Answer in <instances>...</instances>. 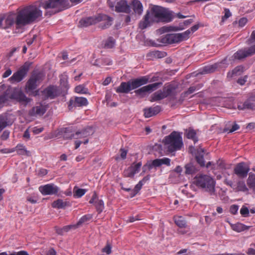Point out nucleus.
Returning <instances> with one entry per match:
<instances>
[{
    "label": "nucleus",
    "instance_id": "nucleus-1",
    "mask_svg": "<svg viewBox=\"0 0 255 255\" xmlns=\"http://www.w3.org/2000/svg\"><path fill=\"white\" fill-rule=\"evenodd\" d=\"M69 6L68 0H41L33 4L27 5L19 9L17 13L7 16V27L14 26L20 29L26 25L38 22L42 19L43 12L46 16H51Z\"/></svg>",
    "mask_w": 255,
    "mask_h": 255
},
{
    "label": "nucleus",
    "instance_id": "nucleus-2",
    "mask_svg": "<svg viewBox=\"0 0 255 255\" xmlns=\"http://www.w3.org/2000/svg\"><path fill=\"white\" fill-rule=\"evenodd\" d=\"M193 183L198 187L213 195L215 191L216 182L210 175L200 174L194 178Z\"/></svg>",
    "mask_w": 255,
    "mask_h": 255
},
{
    "label": "nucleus",
    "instance_id": "nucleus-3",
    "mask_svg": "<svg viewBox=\"0 0 255 255\" xmlns=\"http://www.w3.org/2000/svg\"><path fill=\"white\" fill-rule=\"evenodd\" d=\"M163 142L165 148L170 153L180 150L183 145L181 134L176 131H173L165 136Z\"/></svg>",
    "mask_w": 255,
    "mask_h": 255
},
{
    "label": "nucleus",
    "instance_id": "nucleus-4",
    "mask_svg": "<svg viewBox=\"0 0 255 255\" xmlns=\"http://www.w3.org/2000/svg\"><path fill=\"white\" fill-rule=\"evenodd\" d=\"M100 22V26L102 28L109 27L113 23V18L104 14H99L93 17H88L80 20V26L86 27Z\"/></svg>",
    "mask_w": 255,
    "mask_h": 255
},
{
    "label": "nucleus",
    "instance_id": "nucleus-5",
    "mask_svg": "<svg viewBox=\"0 0 255 255\" xmlns=\"http://www.w3.org/2000/svg\"><path fill=\"white\" fill-rule=\"evenodd\" d=\"M150 17L151 21H169L171 20V14L167 9L154 5L151 9Z\"/></svg>",
    "mask_w": 255,
    "mask_h": 255
},
{
    "label": "nucleus",
    "instance_id": "nucleus-6",
    "mask_svg": "<svg viewBox=\"0 0 255 255\" xmlns=\"http://www.w3.org/2000/svg\"><path fill=\"white\" fill-rule=\"evenodd\" d=\"M6 92H8V97L9 101L18 102L24 105H26L31 101L30 99L27 98L19 89H9Z\"/></svg>",
    "mask_w": 255,
    "mask_h": 255
},
{
    "label": "nucleus",
    "instance_id": "nucleus-7",
    "mask_svg": "<svg viewBox=\"0 0 255 255\" xmlns=\"http://www.w3.org/2000/svg\"><path fill=\"white\" fill-rule=\"evenodd\" d=\"M109 6L119 12L129 13L131 12L130 6L126 0H109Z\"/></svg>",
    "mask_w": 255,
    "mask_h": 255
},
{
    "label": "nucleus",
    "instance_id": "nucleus-8",
    "mask_svg": "<svg viewBox=\"0 0 255 255\" xmlns=\"http://www.w3.org/2000/svg\"><path fill=\"white\" fill-rule=\"evenodd\" d=\"M16 119V114L8 111L0 116V131L6 127L11 126Z\"/></svg>",
    "mask_w": 255,
    "mask_h": 255
},
{
    "label": "nucleus",
    "instance_id": "nucleus-9",
    "mask_svg": "<svg viewBox=\"0 0 255 255\" xmlns=\"http://www.w3.org/2000/svg\"><path fill=\"white\" fill-rule=\"evenodd\" d=\"M42 79L41 74H33L26 84L25 89L28 93H31L37 88L38 84Z\"/></svg>",
    "mask_w": 255,
    "mask_h": 255
},
{
    "label": "nucleus",
    "instance_id": "nucleus-10",
    "mask_svg": "<svg viewBox=\"0 0 255 255\" xmlns=\"http://www.w3.org/2000/svg\"><path fill=\"white\" fill-rule=\"evenodd\" d=\"M29 67V65L28 63H25L19 70L12 75L9 79V81L11 83L20 82L27 74Z\"/></svg>",
    "mask_w": 255,
    "mask_h": 255
},
{
    "label": "nucleus",
    "instance_id": "nucleus-11",
    "mask_svg": "<svg viewBox=\"0 0 255 255\" xmlns=\"http://www.w3.org/2000/svg\"><path fill=\"white\" fill-rule=\"evenodd\" d=\"M173 89L171 86H168L163 88L162 90L155 92L151 96V102L162 100L171 95Z\"/></svg>",
    "mask_w": 255,
    "mask_h": 255
},
{
    "label": "nucleus",
    "instance_id": "nucleus-12",
    "mask_svg": "<svg viewBox=\"0 0 255 255\" xmlns=\"http://www.w3.org/2000/svg\"><path fill=\"white\" fill-rule=\"evenodd\" d=\"M162 85L161 82H157L143 86L134 91L136 95L143 97L147 93H151L158 89Z\"/></svg>",
    "mask_w": 255,
    "mask_h": 255
},
{
    "label": "nucleus",
    "instance_id": "nucleus-13",
    "mask_svg": "<svg viewBox=\"0 0 255 255\" xmlns=\"http://www.w3.org/2000/svg\"><path fill=\"white\" fill-rule=\"evenodd\" d=\"M59 94V91L56 86H50L44 90L41 93L42 99H54Z\"/></svg>",
    "mask_w": 255,
    "mask_h": 255
},
{
    "label": "nucleus",
    "instance_id": "nucleus-14",
    "mask_svg": "<svg viewBox=\"0 0 255 255\" xmlns=\"http://www.w3.org/2000/svg\"><path fill=\"white\" fill-rule=\"evenodd\" d=\"M39 191L43 195H54L59 191L58 187L53 184H47L40 186Z\"/></svg>",
    "mask_w": 255,
    "mask_h": 255
},
{
    "label": "nucleus",
    "instance_id": "nucleus-15",
    "mask_svg": "<svg viewBox=\"0 0 255 255\" xmlns=\"http://www.w3.org/2000/svg\"><path fill=\"white\" fill-rule=\"evenodd\" d=\"M142 164L141 162L133 163L129 167L124 171V175L127 177H133L134 175L139 172Z\"/></svg>",
    "mask_w": 255,
    "mask_h": 255
},
{
    "label": "nucleus",
    "instance_id": "nucleus-16",
    "mask_svg": "<svg viewBox=\"0 0 255 255\" xmlns=\"http://www.w3.org/2000/svg\"><path fill=\"white\" fill-rule=\"evenodd\" d=\"M249 170V166L244 162L238 164L234 169L235 173L239 177L243 178L247 176Z\"/></svg>",
    "mask_w": 255,
    "mask_h": 255
},
{
    "label": "nucleus",
    "instance_id": "nucleus-17",
    "mask_svg": "<svg viewBox=\"0 0 255 255\" xmlns=\"http://www.w3.org/2000/svg\"><path fill=\"white\" fill-rule=\"evenodd\" d=\"M73 134L69 128H65L52 132L50 138L59 137L60 136L62 135L65 139H72L73 138Z\"/></svg>",
    "mask_w": 255,
    "mask_h": 255
},
{
    "label": "nucleus",
    "instance_id": "nucleus-18",
    "mask_svg": "<svg viewBox=\"0 0 255 255\" xmlns=\"http://www.w3.org/2000/svg\"><path fill=\"white\" fill-rule=\"evenodd\" d=\"M255 53V45L251 46L247 49H242L236 52L234 57L236 59H241Z\"/></svg>",
    "mask_w": 255,
    "mask_h": 255
},
{
    "label": "nucleus",
    "instance_id": "nucleus-19",
    "mask_svg": "<svg viewBox=\"0 0 255 255\" xmlns=\"http://www.w3.org/2000/svg\"><path fill=\"white\" fill-rule=\"evenodd\" d=\"M225 183L227 185L231 186L233 189L236 191L246 192L248 191V188L247 187L245 182L243 181H239L237 183V184L236 185L234 184L231 180L225 179Z\"/></svg>",
    "mask_w": 255,
    "mask_h": 255
},
{
    "label": "nucleus",
    "instance_id": "nucleus-20",
    "mask_svg": "<svg viewBox=\"0 0 255 255\" xmlns=\"http://www.w3.org/2000/svg\"><path fill=\"white\" fill-rule=\"evenodd\" d=\"M47 110L46 106L43 104H39L33 107L29 111V115L32 117L42 116L46 112Z\"/></svg>",
    "mask_w": 255,
    "mask_h": 255
},
{
    "label": "nucleus",
    "instance_id": "nucleus-21",
    "mask_svg": "<svg viewBox=\"0 0 255 255\" xmlns=\"http://www.w3.org/2000/svg\"><path fill=\"white\" fill-rule=\"evenodd\" d=\"M88 104V100L84 97H75L71 99L69 102V107H83L87 106Z\"/></svg>",
    "mask_w": 255,
    "mask_h": 255
},
{
    "label": "nucleus",
    "instance_id": "nucleus-22",
    "mask_svg": "<svg viewBox=\"0 0 255 255\" xmlns=\"http://www.w3.org/2000/svg\"><path fill=\"white\" fill-rule=\"evenodd\" d=\"M148 81L149 79L147 76H143L129 81L130 85H131L132 90H133L142 85L146 84L148 83Z\"/></svg>",
    "mask_w": 255,
    "mask_h": 255
},
{
    "label": "nucleus",
    "instance_id": "nucleus-23",
    "mask_svg": "<svg viewBox=\"0 0 255 255\" xmlns=\"http://www.w3.org/2000/svg\"><path fill=\"white\" fill-rule=\"evenodd\" d=\"M161 42L164 44H172L179 42L177 33L168 34L163 36Z\"/></svg>",
    "mask_w": 255,
    "mask_h": 255
},
{
    "label": "nucleus",
    "instance_id": "nucleus-24",
    "mask_svg": "<svg viewBox=\"0 0 255 255\" xmlns=\"http://www.w3.org/2000/svg\"><path fill=\"white\" fill-rule=\"evenodd\" d=\"M171 160L169 158L164 157L161 159H156L151 162L150 168L157 167L164 164L167 166L170 165Z\"/></svg>",
    "mask_w": 255,
    "mask_h": 255
},
{
    "label": "nucleus",
    "instance_id": "nucleus-25",
    "mask_svg": "<svg viewBox=\"0 0 255 255\" xmlns=\"http://www.w3.org/2000/svg\"><path fill=\"white\" fill-rule=\"evenodd\" d=\"M130 81L122 82L120 85L116 88V92L118 93H128L132 90Z\"/></svg>",
    "mask_w": 255,
    "mask_h": 255
},
{
    "label": "nucleus",
    "instance_id": "nucleus-26",
    "mask_svg": "<svg viewBox=\"0 0 255 255\" xmlns=\"http://www.w3.org/2000/svg\"><path fill=\"white\" fill-rule=\"evenodd\" d=\"M160 107L158 106L145 109L144 110V116L147 118L151 117L152 116L156 115L159 113L160 111Z\"/></svg>",
    "mask_w": 255,
    "mask_h": 255
},
{
    "label": "nucleus",
    "instance_id": "nucleus-27",
    "mask_svg": "<svg viewBox=\"0 0 255 255\" xmlns=\"http://www.w3.org/2000/svg\"><path fill=\"white\" fill-rule=\"evenodd\" d=\"M131 6L135 14L141 15L143 12V5L141 2L138 0H133L131 2Z\"/></svg>",
    "mask_w": 255,
    "mask_h": 255
},
{
    "label": "nucleus",
    "instance_id": "nucleus-28",
    "mask_svg": "<svg viewBox=\"0 0 255 255\" xmlns=\"http://www.w3.org/2000/svg\"><path fill=\"white\" fill-rule=\"evenodd\" d=\"M230 225L232 230L237 232H241L249 230L251 227V226H246L241 223H237L235 224H230Z\"/></svg>",
    "mask_w": 255,
    "mask_h": 255
},
{
    "label": "nucleus",
    "instance_id": "nucleus-29",
    "mask_svg": "<svg viewBox=\"0 0 255 255\" xmlns=\"http://www.w3.org/2000/svg\"><path fill=\"white\" fill-rule=\"evenodd\" d=\"M13 149L14 151H16L17 154L19 155H30V152L26 150L25 146L23 144H18Z\"/></svg>",
    "mask_w": 255,
    "mask_h": 255
},
{
    "label": "nucleus",
    "instance_id": "nucleus-30",
    "mask_svg": "<svg viewBox=\"0 0 255 255\" xmlns=\"http://www.w3.org/2000/svg\"><path fill=\"white\" fill-rule=\"evenodd\" d=\"M18 12V11H17L16 12V13H17ZM12 13H14L15 14V13L14 12H12V13H10L6 15H5V16L4 17H0V26H1L2 25V21L3 20H4V24H3V27L4 28H11L13 30H14L15 32H21L22 31V30L23 29L24 27H23L22 29H16V28L14 26H11V27H7V25L5 23V19H6V18L7 17V16L8 15H9V14H12Z\"/></svg>",
    "mask_w": 255,
    "mask_h": 255
},
{
    "label": "nucleus",
    "instance_id": "nucleus-31",
    "mask_svg": "<svg viewBox=\"0 0 255 255\" xmlns=\"http://www.w3.org/2000/svg\"><path fill=\"white\" fill-rule=\"evenodd\" d=\"M244 68L242 66H238L234 69L231 72H229L228 74V77H233L236 76L240 75L243 72Z\"/></svg>",
    "mask_w": 255,
    "mask_h": 255
},
{
    "label": "nucleus",
    "instance_id": "nucleus-32",
    "mask_svg": "<svg viewBox=\"0 0 255 255\" xmlns=\"http://www.w3.org/2000/svg\"><path fill=\"white\" fill-rule=\"evenodd\" d=\"M230 165H227L224 161L219 159L217 161L216 163L213 164V168L223 170L230 168Z\"/></svg>",
    "mask_w": 255,
    "mask_h": 255
},
{
    "label": "nucleus",
    "instance_id": "nucleus-33",
    "mask_svg": "<svg viewBox=\"0 0 255 255\" xmlns=\"http://www.w3.org/2000/svg\"><path fill=\"white\" fill-rule=\"evenodd\" d=\"M150 21V13L147 12L144 16V20L139 23V27L142 29L146 28L149 25Z\"/></svg>",
    "mask_w": 255,
    "mask_h": 255
},
{
    "label": "nucleus",
    "instance_id": "nucleus-34",
    "mask_svg": "<svg viewBox=\"0 0 255 255\" xmlns=\"http://www.w3.org/2000/svg\"><path fill=\"white\" fill-rule=\"evenodd\" d=\"M186 135L188 138L192 139L195 143L198 141L196 133L194 129L191 128L187 129L186 130Z\"/></svg>",
    "mask_w": 255,
    "mask_h": 255
},
{
    "label": "nucleus",
    "instance_id": "nucleus-35",
    "mask_svg": "<svg viewBox=\"0 0 255 255\" xmlns=\"http://www.w3.org/2000/svg\"><path fill=\"white\" fill-rule=\"evenodd\" d=\"M174 222L176 225L178 226L181 229L183 228H185L186 226V222L182 217H175Z\"/></svg>",
    "mask_w": 255,
    "mask_h": 255
},
{
    "label": "nucleus",
    "instance_id": "nucleus-36",
    "mask_svg": "<svg viewBox=\"0 0 255 255\" xmlns=\"http://www.w3.org/2000/svg\"><path fill=\"white\" fill-rule=\"evenodd\" d=\"M8 92H5L4 94L0 96V109L4 106L8 104L9 99Z\"/></svg>",
    "mask_w": 255,
    "mask_h": 255
},
{
    "label": "nucleus",
    "instance_id": "nucleus-37",
    "mask_svg": "<svg viewBox=\"0 0 255 255\" xmlns=\"http://www.w3.org/2000/svg\"><path fill=\"white\" fill-rule=\"evenodd\" d=\"M247 184L248 186L255 191V175L250 174L247 180Z\"/></svg>",
    "mask_w": 255,
    "mask_h": 255
},
{
    "label": "nucleus",
    "instance_id": "nucleus-38",
    "mask_svg": "<svg viewBox=\"0 0 255 255\" xmlns=\"http://www.w3.org/2000/svg\"><path fill=\"white\" fill-rule=\"evenodd\" d=\"M52 206L53 208L62 209L66 206V202L61 199H58L53 202Z\"/></svg>",
    "mask_w": 255,
    "mask_h": 255
},
{
    "label": "nucleus",
    "instance_id": "nucleus-39",
    "mask_svg": "<svg viewBox=\"0 0 255 255\" xmlns=\"http://www.w3.org/2000/svg\"><path fill=\"white\" fill-rule=\"evenodd\" d=\"M76 225H70L64 227L62 229H58L56 230V232L58 234H62L64 232H67L72 229H75L77 228Z\"/></svg>",
    "mask_w": 255,
    "mask_h": 255
},
{
    "label": "nucleus",
    "instance_id": "nucleus-40",
    "mask_svg": "<svg viewBox=\"0 0 255 255\" xmlns=\"http://www.w3.org/2000/svg\"><path fill=\"white\" fill-rule=\"evenodd\" d=\"M179 30V28L177 26H163L159 29V31L161 33H164L169 31H175Z\"/></svg>",
    "mask_w": 255,
    "mask_h": 255
},
{
    "label": "nucleus",
    "instance_id": "nucleus-41",
    "mask_svg": "<svg viewBox=\"0 0 255 255\" xmlns=\"http://www.w3.org/2000/svg\"><path fill=\"white\" fill-rule=\"evenodd\" d=\"M254 105L252 103L251 100H247V101H246L242 106H241V105L238 106V108L240 110H243V109H252L254 108Z\"/></svg>",
    "mask_w": 255,
    "mask_h": 255
},
{
    "label": "nucleus",
    "instance_id": "nucleus-42",
    "mask_svg": "<svg viewBox=\"0 0 255 255\" xmlns=\"http://www.w3.org/2000/svg\"><path fill=\"white\" fill-rule=\"evenodd\" d=\"M191 34L190 30H187L184 32L177 33L179 41L186 40L188 38L189 35Z\"/></svg>",
    "mask_w": 255,
    "mask_h": 255
},
{
    "label": "nucleus",
    "instance_id": "nucleus-43",
    "mask_svg": "<svg viewBox=\"0 0 255 255\" xmlns=\"http://www.w3.org/2000/svg\"><path fill=\"white\" fill-rule=\"evenodd\" d=\"M216 68L217 66L215 65H212L205 66L203 68V71L201 72V73L204 74L213 72L215 71Z\"/></svg>",
    "mask_w": 255,
    "mask_h": 255
},
{
    "label": "nucleus",
    "instance_id": "nucleus-44",
    "mask_svg": "<svg viewBox=\"0 0 255 255\" xmlns=\"http://www.w3.org/2000/svg\"><path fill=\"white\" fill-rule=\"evenodd\" d=\"M75 90L76 93L79 94H87L88 92V89L83 85L76 87Z\"/></svg>",
    "mask_w": 255,
    "mask_h": 255
},
{
    "label": "nucleus",
    "instance_id": "nucleus-45",
    "mask_svg": "<svg viewBox=\"0 0 255 255\" xmlns=\"http://www.w3.org/2000/svg\"><path fill=\"white\" fill-rule=\"evenodd\" d=\"M60 84L62 86L66 88L68 85V76L66 74H62L60 77Z\"/></svg>",
    "mask_w": 255,
    "mask_h": 255
},
{
    "label": "nucleus",
    "instance_id": "nucleus-46",
    "mask_svg": "<svg viewBox=\"0 0 255 255\" xmlns=\"http://www.w3.org/2000/svg\"><path fill=\"white\" fill-rule=\"evenodd\" d=\"M96 208L97 210V211L101 213L104 208V202L102 200H97L96 202H95V205Z\"/></svg>",
    "mask_w": 255,
    "mask_h": 255
},
{
    "label": "nucleus",
    "instance_id": "nucleus-47",
    "mask_svg": "<svg viewBox=\"0 0 255 255\" xmlns=\"http://www.w3.org/2000/svg\"><path fill=\"white\" fill-rule=\"evenodd\" d=\"M74 193L75 196L78 198H80L85 194L86 190L83 189H77L76 188H74Z\"/></svg>",
    "mask_w": 255,
    "mask_h": 255
},
{
    "label": "nucleus",
    "instance_id": "nucleus-48",
    "mask_svg": "<svg viewBox=\"0 0 255 255\" xmlns=\"http://www.w3.org/2000/svg\"><path fill=\"white\" fill-rule=\"evenodd\" d=\"M115 44V39L112 37H109L106 41L105 47L107 48H112L114 46Z\"/></svg>",
    "mask_w": 255,
    "mask_h": 255
},
{
    "label": "nucleus",
    "instance_id": "nucleus-49",
    "mask_svg": "<svg viewBox=\"0 0 255 255\" xmlns=\"http://www.w3.org/2000/svg\"><path fill=\"white\" fill-rule=\"evenodd\" d=\"M88 134L86 133L85 131H78L76 132L73 135V138L74 139H78L82 138L83 137H85L87 136Z\"/></svg>",
    "mask_w": 255,
    "mask_h": 255
},
{
    "label": "nucleus",
    "instance_id": "nucleus-50",
    "mask_svg": "<svg viewBox=\"0 0 255 255\" xmlns=\"http://www.w3.org/2000/svg\"><path fill=\"white\" fill-rule=\"evenodd\" d=\"M185 173L187 174H192L195 170L194 166L191 163L187 164L185 167Z\"/></svg>",
    "mask_w": 255,
    "mask_h": 255
},
{
    "label": "nucleus",
    "instance_id": "nucleus-51",
    "mask_svg": "<svg viewBox=\"0 0 255 255\" xmlns=\"http://www.w3.org/2000/svg\"><path fill=\"white\" fill-rule=\"evenodd\" d=\"M91 218V216L90 215H85L83 216L78 221L77 224V226L80 225L82 223L87 221Z\"/></svg>",
    "mask_w": 255,
    "mask_h": 255
},
{
    "label": "nucleus",
    "instance_id": "nucleus-52",
    "mask_svg": "<svg viewBox=\"0 0 255 255\" xmlns=\"http://www.w3.org/2000/svg\"><path fill=\"white\" fill-rule=\"evenodd\" d=\"M196 160L197 162L201 166H204L205 165V162L203 157V154L196 155Z\"/></svg>",
    "mask_w": 255,
    "mask_h": 255
},
{
    "label": "nucleus",
    "instance_id": "nucleus-53",
    "mask_svg": "<svg viewBox=\"0 0 255 255\" xmlns=\"http://www.w3.org/2000/svg\"><path fill=\"white\" fill-rule=\"evenodd\" d=\"M143 185V184L141 183V182H140L139 181L138 182V183L134 187V188L133 191V196H134L138 193V192L141 189V188Z\"/></svg>",
    "mask_w": 255,
    "mask_h": 255
},
{
    "label": "nucleus",
    "instance_id": "nucleus-54",
    "mask_svg": "<svg viewBox=\"0 0 255 255\" xmlns=\"http://www.w3.org/2000/svg\"><path fill=\"white\" fill-rule=\"evenodd\" d=\"M44 130L43 127H35L32 129V131L35 134H37L41 132Z\"/></svg>",
    "mask_w": 255,
    "mask_h": 255
},
{
    "label": "nucleus",
    "instance_id": "nucleus-55",
    "mask_svg": "<svg viewBox=\"0 0 255 255\" xmlns=\"http://www.w3.org/2000/svg\"><path fill=\"white\" fill-rule=\"evenodd\" d=\"M240 213L244 217H247L249 214V211L247 207H242L240 210Z\"/></svg>",
    "mask_w": 255,
    "mask_h": 255
},
{
    "label": "nucleus",
    "instance_id": "nucleus-56",
    "mask_svg": "<svg viewBox=\"0 0 255 255\" xmlns=\"http://www.w3.org/2000/svg\"><path fill=\"white\" fill-rule=\"evenodd\" d=\"M239 210V206L236 205H233L231 206L230 211L233 214H236Z\"/></svg>",
    "mask_w": 255,
    "mask_h": 255
},
{
    "label": "nucleus",
    "instance_id": "nucleus-57",
    "mask_svg": "<svg viewBox=\"0 0 255 255\" xmlns=\"http://www.w3.org/2000/svg\"><path fill=\"white\" fill-rule=\"evenodd\" d=\"M248 22L247 18L243 17L241 18L239 21V25L240 27L244 26Z\"/></svg>",
    "mask_w": 255,
    "mask_h": 255
},
{
    "label": "nucleus",
    "instance_id": "nucleus-58",
    "mask_svg": "<svg viewBox=\"0 0 255 255\" xmlns=\"http://www.w3.org/2000/svg\"><path fill=\"white\" fill-rule=\"evenodd\" d=\"M111 246L109 244H107V246L102 249L103 253H106L107 254H110L111 253Z\"/></svg>",
    "mask_w": 255,
    "mask_h": 255
},
{
    "label": "nucleus",
    "instance_id": "nucleus-59",
    "mask_svg": "<svg viewBox=\"0 0 255 255\" xmlns=\"http://www.w3.org/2000/svg\"><path fill=\"white\" fill-rule=\"evenodd\" d=\"M127 154V151L123 148L120 150V156L122 159H125L126 158Z\"/></svg>",
    "mask_w": 255,
    "mask_h": 255
},
{
    "label": "nucleus",
    "instance_id": "nucleus-60",
    "mask_svg": "<svg viewBox=\"0 0 255 255\" xmlns=\"http://www.w3.org/2000/svg\"><path fill=\"white\" fill-rule=\"evenodd\" d=\"M151 162L144 165L142 167V172L140 174V175H142L143 174H144L145 172V171H146L147 169H149V170L151 169L152 168H150V165H151Z\"/></svg>",
    "mask_w": 255,
    "mask_h": 255
},
{
    "label": "nucleus",
    "instance_id": "nucleus-61",
    "mask_svg": "<svg viewBox=\"0 0 255 255\" xmlns=\"http://www.w3.org/2000/svg\"><path fill=\"white\" fill-rule=\"evenodd\" d=\"M247 78H248V76H245L243 78H241L239 79V80H238V83H239L241 85H244L245 84V83L246 82Z\"/></svg>",
    "mask_w": 255,
    "mask_h": 255
},
{
    "label": "nucleus",
    "instance_id": "nucleus-62",
    "mask_svg": "<svg viewBox=\"0 0 255 255\" xmlns=\"http://www.w3.org/2000/svg\"><path fill=\"white\" fill-rule=\"evenodd\" d=\"M9 136V132L7 130H5L1 134V137L2 140L7 139Z\"/></svg>",
    "mask_w": 255,
    "mask_h": 255
},
{
    "label": "nucleus",
    "instance_id": "nucleus-63",
    "mask_svg": "<svg viewBox=\"0 0 255 255\" xmlns=\"http://www.w3.org/2000/svg\"><path fill=\"white\" fill-rule=\"evenodd\" d=\"M255 41V30L254 31L251 35L250 39L249 40V44H252Z\"/></svg>",
    "mask_w": 255,
    "mask_h": 255
},
{
    "label": "nucleus",
    "instance_id": "nucleus-64",
    "mask_svg": "<svg viewBox=\"0 0 255 255\" xmlns=\"http://www.w3.org/2000/svg\"><path fill=\"white\" fill-rule=\"evenodd\" d=\"M247 254L248 255H255V249L252 248H249Z\"/></svg>",
    "mask_w": 255,
    "mask_h": 255
}]
</instances>
